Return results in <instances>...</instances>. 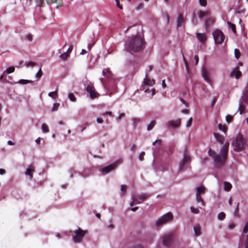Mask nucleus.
Masks as SVG:
<instances>
[{
  "label": "nucleus",
  "mask_w": 248,
  "mask_h": 248,
  "mask_svg": "<svg viewBox=\"0 0 248 248\" xmlns=\"http://www.w3.org/2000/svg\"><path fill=\"white\" fill-rule=\"evenodd\" d=\"M229 146V143L227 142L221 148V156L217 154L215 151L212 150L211 149L209 150V155L213 158L216 166L217 167H220L225 163L226 160L227 158Z\"/></svg>",
  "instance_id": "f257e3e1"
},
{
  "label": "nucleus",
  "mask_w": 248,
  "mask_h": 248,
  "mask_svg": "<svg viewBox=\"0 0 248 248\" xmlns=\"http://www.w3.org/2000/svg\"><path fill=\"white\" fill-rule=\"evenodd\" d=\"M145 44L144 38L140 35L133 36L129 41L128 48L133 52H139L143 49V46Z\"/></svg>",
  "instance_id": "f03ea898"
},
{
  "label": "nucleus",
  "mask_w": 248,
  "mask_h": 248,
  "mask_svg": "<svg viewBox=\"0 0 248 248\" xmlns=\"http://www.w3.org/2000/svg\"><path fill=\"white\" fill-rule=\"evenodd\" d=\"M175 239V233L173 231L164 233L161 237L163 245L167 247H170Z\"/></svg>",
  "instance_id": "7ed1b4c3"
},
{
  "label": "nucleus",
  "mask_w": 248,
  "mask_h": 248,
  "mask_svg": "<svg viewBox=\"0 0 248 248\" xmlns=\"http://www.w3.org/2000/svg\"><path fill=\"white\" fill-rule=\"evenodd\" d=\"M245 143V140L241 134L236 136L235 141L233 143L234 150L235 151H241L243 150Z\"/></svg>",
  "instance_id": "20e7f679"
},
{
  "label": "nucleus",
  "mask_w": 248,
  "mask_h": 248,
  "mask_svg": "<svg viewBox=\"0 0 248 248\" xmlns=\"http://www.w3.org/2000/svg\"><path fill=\"white\" fill-rule=\"evenodd\" d=\"M172 214L171 213H168L159 218L155 221V226L156 227H160L167 222L172 221Z\"/></svg>",
  "instance_id": "39448f33"
},
{
  "label": "nucleus",
  "mask_w": 248,
  "mask_h": 248,
  "mask_svg": "<svg viewBox=\"0 0 248 248\" xmlns=\"http://www.w3.org/2000/svg\"><path fill=\"white\" fill-rule=\"evenodd\" d=\"M103 74L106 79L102 80L104 85L106 87H109L108 82L113 83V75L109 69L106 68L103 70Z\"/></svg>",
  "instance_id": "423d86ee"
},
{
  "label": "nucleus",
  "mask_w": 248,
  "mask_h": 248,
  "mask_svg": "<svg viewBox=\"0 0 248 248\" xmlns=\"http://www.w3.org/2000/svg\"><path fill=\"white\" fill-rule=\"evenodd\" d=\"M213 35L216 44L220 45L222 44L225 39V36L220 30H217L214 31Z\"/></svg>",
  "instance_id": "0eeeda50"
},
{
  "label": "nucleus",
  "mask_w": 248,
  "mask_h": 248,
  "mask_svg": "<svg viewBox=\"0 0 248 248\" xmlns=\"http://www.w3.org/2000/svg\"><path fill=\"white\" fill-rule=\"evenodd\" d=\"M87 231L82 230L78 228V230L74 232L75 235L73 236V239L75 243H79L81 242L83 237L85 235Z\"/></svg>",
  "instance_id": "6e6552de"
},
{
  "label": "nucleus",
  "mask_w": 248,
  "mask_h": 248,
  "mask_svg": "<svg viewBox=\"0 0 248 248\" xmlns=\"http://www.w3.org/2000/svg\"><path fill=\"white\" fill-rule=\"evenodd\" d=\"M191 161L190 156L189 155V153L186 150L184 154V158L183 160L179 164V169L181 170H183L186 167V166L187 165V164H188L190 163Z\"/></svg>",
  "instance_id": "1a4fd4ad"
},
{
  "label": "nucleus",
  "mask_w": 248,
  "mask_h": 248,
  "mask_svg": "<svg viewBox=\"0 0 248 248\" xmlns=\"http://www.w3.org/2000/svg\"><path fill=\"white\" fill-rule=\"evenodd\" d=\"M118 162H116L113 164H110L100 169V171H101L104 174H106L113 170L118 166Z\"/></svg>",
  "instance_id": "9d476101"
},
{
  "label": "nucleus",
  "mask_w": 248,
  "mask_h": 248,
  "mask_svg": "<svg viewBox=\"0 0 248 248\" xmlns=\"http://www.w3.org/2000/svg\"><path fill=\"white\" fill-rule=\"evenodd\" d=\"M86 91L90 93V97L92 99H94L97 97V93L92 85H88L86 87Z\"/></svg>",
  "instance_id": "9b49d317"
},
{
  "label": "nucleus",
  "mask_w": 248,
  "mask_h": 248,
  "mask_svg": "<svg viewBox=\"0 0 248 248\" xmlns=\"http://www.w3.org/2000/svg\"><path fill=\"white\" fill-rule=\"evenodd\" d=\"M168 124L169 126L173 128L178 127L181 124V119H178L176 121H169L168 122Z\"/></svg>",
  "instance_id": "f8f14e48"
},
{
  "label": "nucleus",
  "mask_w": 248,
  "mask_h": 248,
  "mask_svg": "<svg viewBox=\"0 0 248 248\" xmlns=\"http://www.w3.org/2000/svg\"><path fill=\"white\" fill-rule=\"evenodd\" d=\"M46 1L48 5L56 3L57 8L62 6V0H46Z\"/></svg>",
  "instance_id": "ddd939ff"
},
{
  "label": "nucleus",
  "mask_w": 248,
  "mask_h": 248,
  "mask_svg": "<svg viewBox=\"0 0 248 248\" xmlns=\"http://www.w3.org/2000/svg\"><path fill=\"white\" fill-rule=\"evenodd\" d=\"M134 196L137 197V199L138 201H140L141 202L146 200L147 198H148L150 195L149 194L147 193H141L139 195H134Z\"/></svg>",
  "instance_id": "4468645a"
},
{
  "label": "nucleus",
  "mask_w": 248,
  "mask_h": 248,
  "mask_svg": "<svg viewBox=\"0 0 248 248\" xmlns=\"http://www.w3.org/2000/svg\"><path fill=\"white\" fill-rule=\"evenodd\" d=\"M34 171V168L32 165H30L29 168L26 170L25 174L30 176V179L33 177V172Z\"/></svg>",
  "instance_id": "2eb2a0df"
},
{
  "label": "nucleus",
  "mask_w": 248,
  "mask_h": 248,
  "mask_svg": "<svg viewBox=\"0 0 248 248\" xmlns=\"http://www.w3.org/2000/svg\"><path fill=\"white\" fill-rule=\"evenodd\" d=\"M144 83L145 85L152 86L155 84V80L154 79H151L150 78H148L147 75H146V78L144 79Z\"/></svg>",
  "instance_id": "dca6fc26"
},
{
  "label": "nucleus",
  "mask_w": 248,
  "mask_h": 248,
  "mask_svg": "<svg viewBox=\"0 0 248 248\" xmlns=\"http://www.w3.org/2000/svg\"><path fill=\"white\" fill-rule=\"evenodd\" d=\"M196 37L202 43L205 42L207 40V37L204 33H197L196 34Z\"/></svg>",
  "instance_id": "f3484780"
},
{
  "label": "nucleus",
  "mask_w": 248,
  "mask_h": 248,
  "mask_svg": "<svg viewBox=\"0 0 248 248\" xmlns=\"http://www.w3.org/2000/svg\"><path fill=\"white\" fill-rule=\"evenodd\" d=\"M213 134L217 142H219L220 144H222L223 143L224 140V136L221 135L219 133L215 132H214Z\"/></svg>",
  "instance_id": "a211bd4d"
},
{
  "label": "nucleus",
  "mask_w": 248,
  "mask_h": 248,
  "mask_svg": "<svg viewBox=\"0 0 248 248\" xmlns=\"http://www.w3.org/2000/svg\"><path fill=\"white\" fill-rule=\"evenodd\" d=\"M235 74V78L236 79H239L241 76V72L239 70L237 67L234 68L231 72V75Z\"/></svg>",
  "instance_id": "6ab92c4d"
},
{
  "label": "nucleus",
  "mask_w": 248,
  "mask_h": 248,
  "mask_svg": "<svg viewBox=\"0 0 248 248\" xmlns=\"http://www.w3.org/2000/svg\"><path fill=\"white\" fill-rule=\"evenodd\" d=\"M206 188L203 186H201L196 188V196H201L205 193Z\"/></svg>",
  "instance_id": "aec40b11"
},
{
  "label": "nucleus",
  "mask_w": 248,
  "mask_h": 248,
  "mask_svg": "<svg viewBox=\"0 0 248 248\" xmlns=\"http://www.w3.org/2000/svg\"><path fill=\"white\" fill-rule=\"evenodd\" d=\"M248 232V223H246L245 227L243 229V232L244 233H247ZM245 248H248V233L247 236L246 240L245 241Z\"/></svg>",
  "instance_id": "412c9836"
},
{
  "label": "nucleus",
  "mask_w": 248,
  "mask_h": 248,
  "mask_svg": "<svg viewBox=\"0 0 248 248\" xmlns=\"http://www.w3.org/2000/svg\"><path fill=\"white\" fill-rule=\"evenodd\" d=\"M215 20L213 18H209L205 21V27L207 30L209 27L214 24Z\"/></svg>",
  "instance_id": "4be33fe9"
},
{
  "label": "nucleus",
  "mask_w": 248,
  "mask_h": 248,
  "mask_svg": "<svg viewBox=\"0 0 248 248\" xmlns=\"http://www.w3.org/2000/svg\"><path fill=\"white\" fill-rule=\"evenodd\" d=\"M184 22V17L182 14L178 15L177 20V26L178 27H180L182 26Z\"/></svg>",
  "instance_id": "5701e85b"
},
{
  "label": "nucleus",
  "mask_w": 248,
  "mask_h": 248,
  "mask_svg": "<svg viewBox=\"0 0 248 248\" xmlns=\"http://www.w3.org/2000/svg\"><path fill=\"white\" fill-rule=\"evenodd\" d=\"M162 143L161 140L158 139L153 142V145L155 146V150H158L159 149Z\"/></svg>",
  "instance_id": "b1692460"
},
{
  "label": "nucleus",
  "mask_w": 248,
  "mask_h": 248,
  "mask_svg": "<svg viewBox=\"0 0 248 248\" xmlns=\"http://www.w3.org/2000/svg\"><path fill=\"white\" fill-rule=\"evenodd\" d=\"M202 76H203L204 79H205V80L206 81H207V82H210V78L208 76L207 71L205 69H202Z\"/></svg>",
  "instance_id": "393cba45"
},
{
  "label": "nucleus",
  "mask_w": 248,
  "mask_h": 248,
  "mask_svg": "<svg viewBox=\"0 0 248 248\" xmlns=\"http://www.w3.org/2000/svg\"><path fill=\"white\" fill-rule=\"evenodd\" d=\"M132 201L131 202L130 205L131 206H132L134 204H140L141 203L140 201H138L137 199V197L134 196V194L132 195Z\"/></svg>",
  "instance_id": "a878e982"
},
{
  "label": "nucleus",
  "mask_w": 248,
  "mask_h": 248,
  "mask_svg": "<svg viewBox=\"0 0 248 248\" xmlns=\"http://www.w3.org/2000/svg\"><path fill=\"white\" fill-rule=\"evenodd\" d=\"M194 233L196 236H199L201 234V228L199 225H196L194 227Z\"/></svg>",
  "instance_id": "bb28decb"
},
{
  "label": "nucleus",
  "mask_w": 248,
  "mask_h": 248,
  "mask_svg": "<svg viewBox=\"0 0 248 248\" xmlns=\"http://www.w3.org/2000/svg\"><path fill=\"white\" fill-rule=\"evenodd\" d=\"M224 188L225 190H226L227 191H230L232 188V185L230 183L227 182H225L224 183Z\"/></svg>",
  "instance_id": "cd10ccee"
},
{
  "label": "nucleus",
  "mask_w": 248,
  "mask_h": 248,
  "mask_svg": "<svg viewBox=\"0 0 248 248\" xmlns=\"http://www.w3.org/2000/svg\"><path fill=\"white\" fill-rule=\"evenodd\" d=\"M209 15L210 13L209 12H204L202 11H200L199 12V16L201 18H202L204 16H209Z\"/></svg>",
  "instance_id": "c85d7f7f"
},
{
  "label": "nucleus",
  "mask_w": 248,
  "mask_h": 248,
  "mask_svg": "<svg viewBox=\"0 0 248 248\" xmlns=\"http://www.w3.org/2000/svg\"><path fill=\"white\" fill-rule=\"evenodd\" d=\"M196 201L197 202L201 203V205L202 206H204L205 205V202L201 196H196Z\"/></svg>",
  "instance_id": "c756f323"
},
{
  "label": "nucleus",
  "mask_w": 248,
  "mask_h": 248,
  "mask_svg": "<svg viewBox=\"0 0 248 248\" xmlns=\"http://www.w3.org/2000/svg\"><path fill=\"white\" fill-rule=\"evenodd\" d=\"M36 5L38 7H43L45 5L44 0H35Z\"/></svg>",
  "instance_id": "7c9ffc66"
},
{
  "label": "nucleus",
  "mask_w": 248,
  "mask_h": 248,
  "mask_svg": "<svg viewBox=\"0 0 248 248\" xmlns=\"http://www.w3.org/2000/svg\"><path fill=\"white\" fill-rule=\"evenodd\" d=\"M218 128L220 130L222 131L224 133H226L227 130V127L225 125H222L219 124L218 125Z\"/></svg>",
  "instance_id": "2f4dec72"
},
{
  "label": "nucleus",
  "mask_w": 248,
  "mask_h": 248,
  "mask_svg": "<svg viewBox=\"0 0 248 248\" xmlns=\"http://www.w3.org/2000/svg\"><path fill=\"white\" fill-rule=\"evenodd\" d=\"M156 122L155 120H152L150 124L147 126V129L148 131L152 130L155 125Z\"/></svg>",
  "instance_id": "473e14b6"
},
{
  "label": "nucleus",
  "mask_w": 248,
  "mask_h": 248,
  "mask_svg": "<svg viewBox=\"0 0 248 248\" xmlns=\"http://www.w3.org/2000/svg\"><path fill=\"white\" fill-rule=\"evenodd\" d=\"M15 70V68L14 66H11L6 69V70L4 72V73L6 74H11L13 73Z\"/></svg>",
  "instance_id": "72a5a7b5"
},
{
  "label": "nucleus",
  "mask_w": 248,
  "mask_h": 248,
  "mask_svg": "<svg viewBox=\"0 0 248 248\" xmlns=\"http://www.w3.org/2000/svg\"><path fill=\"white\" fill-rule=\"evenodd\" d=\"M41 129L44 133H47L49 131L48 126L46 124H42Z\"/></svg>",
  "instance_id": "f704fd0d"
},
{
  "label": "nucleus",
  "mask_w": 248,
  "mask_h": 248,
  "mask_svg": "<svg viewBox=\"0 0 248 248\" xmlns=\"http://www.w3.org/2000/svg\"><path fill=\"white\" fill-rule=\"evenodd\" d=\"M227 24L229 26V27L232 29L233 32L236 33V26H235V24H234L230 22H228Z\"/></svg>",
  "instance_id": "c9c22d12"
},
{
  "label": "nucleus",
  "mask_w": 248,
  "mask_h": 248,
  "mask_svg": "<svg viewBox=\"0 0 248 248\" xmlns=\"http://www.w3.org/2000/svg\"><path fill=\"white\" fill-rule=\"evenodd\" d=\"M33 81L32 80H29L27 79H20L18 83L21 84H26L28 83H32Z\"/></svg>",
  "instance_id": "e433bc0d"
},
{
  "label": "nucleus",
  "mask_w": 248,
  "mask_h": 248,
  "mask_svg": "<svg viewBox=\"0 0 248 248\" xmlns=\"http://www.w3.org/2000/svg\"><path fill=\"white\" fill-rule=\"evenodd\" d=\"M48 96L52 97L53 99H55L57 96V92L55 91L54 92H50L48 93Z\"/></svg>",
  "instance_id": "4c0bfd02"
},
{
  "label": "nucleus",
  "mask_w": 248,
  "mask_h": 248,
  "mask_svg": "<svg viewBox=\"0 0 248 248\" xmlns=\"http://www.w3.org/2000/svg\"><path fill=\"white\" fill-rule=\"evenodd\" d=\"M60 106V104L58 103H54L53 107L51 108V111H56L58 109Z\"/></svg>",
  "instance_id": "58836bf2"
},
{
  "label": "nucleus",
  "mask_w": 248,
  "mask_h": 248,
  "mask_svg": "<svg viewBox=\"0 0 248 248\" xmlns=\"http://www.w3.org/2000/svg\"><path fill=\"white\" fill-rule=\"evenodd\" d=\"M226 217V215L224 212H220L218 215V218L219 220H223Z\"/></svg>",
  "instance_id": "ea45409f"
},
{
  "label": "nucleus",
  "mask_w": 248,
  "mask_h": 248,
  "mask_svg": "<svg viewBox=\"0 0 248 248\" xmlns=\"http://www.w3.org/2000/svg\"><path fill=\"white\" fill-rule=\"evenodd\" d=\"M68 98L71 101L73 102H75L76 100V98L73 93H69L68 94Z\"/></svg>",
  "instance_id": "a19ab883"
},
{
  "label": "nucleus",
  "mask_w": 248,
  "mask_h": 248,
  "mask_svg": "<svg viewBox=\"0 0 248 248\" xmlns=\"http://www.w3.org/2000/svg\"><path fill=\"white\" fill-rule=\"evenodd\" d=\"M234 54H235V57H236V58L237 59H238L240 56V51L237 48H235L234 49Z\"/></svg>",
  "instance_id": "79ce46f5"
},
{
  "label": "nucleus",
  "mask_w": 248,
  "mask_h": 248,
  "mask_svg": "<svg viewBox=\"0 0 248 248\" xmlns=\"http://www.w3.org/2000/svg\"><path fill=\"white\" fill-rule=\"evenodd\" d=\"M69 54L68 53H67L66 52H65L62 54L60 56H61V58H62V59L65 60L68 58V57L69 56Z\"/></svg>",
  "instance_id": "37998d69"
},
{
  "label": "nucleus",
  "mask_w": 248,
  "mask_h": 248,
  "mask_svg": "<svg viewBox=\"0 0 248 248\" xmlns=\"http://www.w3.org/2000/svg\"><path fill=\"white\" fill-rule=\"evenodd\" d=\"M190 210L191 212H192L194 214H198L199 212V209L198 208L191 207Z\"/></svg>",
  "instance_id": "c03bdc74"
},
{
  "label": "nucleus",
  "mask_w": 248,
  "mask_h": 248,
  "mask_svg": "<svg viewBox=\"0 0 248 248\" xmlns=\"http://www.w3.org/2000/svg\"><path fill=\"white\" fill-rule=\"evenodd\" d=\"M36 65V63L35 62H26L25 63V65L27 67H30V66L33 67L34 66H35Z\"/></svg>",
  "instance_id": "a18cd8bd"
},
{
  "label": "nucleus",
  "mask_w": 248,
  "mask_h": 248,
  "mask_svg": "<svg viewBox=\"0 0 248 248\" xmlns=\"http://www.w3.org/2000/svg\"><path fill=\"white\" fill-rule=\"evenodd\" d=\"M121 190L123 192V195H125L126 192V186L125 185H121Z\"/></svg>",
  "instance_id": "49530a36"
},
{
  "label": "nucleus",
  "mask_w": 248,
  "mask_h": 248,
  "mask_svg": "<svg viewBox=\"0 0 248 248\" xmlns=\"http://www.w3.org/2000/svg\"><path fill=\"white\" fill-rule=\"evenodd\" d=\"M42 76V72L41 70V69L40 68L39 70L38 71V72L36 74V77L39 79Z\"/></svg>",
  "instance_id": "de8ad7c7"
},
{
  "label": "nucleus",
  "mask_w": 248,
  "mask_h": 248,
  "mask_svg": "<svg viewBox=\"0 0 248 248\" xmlns=\"http://www.w3.org/2000/svg\"><path fill=\"white\" fill-rule=\"evenodd\" d=\"M232 117L231 115H228L226 116V120L227 123H231L232 121Z\"/></svg>",
  "instance_id": "09e8293b"
},
{
  "label": "nucleus",
  "mask_w": 248,
  "mask_h": 248,
  "mask_svg": "<svg viewBox=\"0 0 248 248\" xmlns=\"http://www.w3.org/2000/svg\"><path fill=\"white\" fill-rule=\"evenodd\" d=\"M192 122V118L191 117L189 119V120L187 121L186 124V127H189L191 125Z\"/></svg>",
  "instance_id": "8fccbe9b"
},
{
  "label": "nucleus",
  "mask_w": 248,
  "mask_h": 248,
  "mask_svg": "<svg viewBox=\"0 0 248 248\" xmlns=\"http://www.w3.org/2000/svg\"><path fill=\"white\" fill-rule=\"evenodd\" d=\"M199 2L202 6H206L207 5L206 0H199Z\"/></svg>",
  "instance_id": "3c124183"
},
{
  "label": "nucleus",
  "mask_w": 248,
  "mask_h": 248,
  "mask_svg": "<svg viewBox=\"0 0 248 248\" xmlns=\"http://www.w3.org/2000/svg\"><path fill=\"white\" fill-rule=\"evenodd\" d=\"M133 122L134 125L136 126L140 122V120L138 118H133Z\"/></svg>",
  "instance_id": "603ef678"
},
{
  "label": "nucleus",
  "mask_w": 248,
  "mask_h": 248,
  "mask_svg": "<svg viewBox=\"0 0 248 248\" xmlns=\"http://www.w3.org/2000/svg\"><path fill=\"white\" fill-rule=\"evenodd\" d=\"M145 155V153L144 152H142L139 155V159L140 161H142L144 159V155Z\"/></svg>",
  "instance_id": "864d4df0"
},
{
  "label": "nucleus",
  "mask_w": 248,
  "mask_h": 248,
  "mask_svg": "<svg viewBox=\"0 0 248 248\" xmlns=\"http://www.w3.org/2000/svg\"><path fill=\"white\" fill-rule=\"evenodd\" d=\"M117 6L120 9H123V6L120 3L119 0H115Z\"/></svg>",
  "instance_id": "5fc2aeb1"
},
{
  "label": "nucleus",
  "mask_w": 248,
  "mask_h": 248,
  "mask_svg": "<svg viewBox=\"0 0 248 248\" xmlns=\"http://www.w3.org/2000/svg\"><path fill=\"white\" fill-rule=\"evenodd\" d=\"M183 58H184V62H185V66H186V69L187 71H188L189 70V67H188V62L186 61V60L184 55L183 56Z\"/></svg>",
  "instance_id": "6e6d98bb"
},
{
  "label": "nucleus",
  "mask_w": 248,
  "mask_h": 248,
  "mask_svg": "<svg viewBox=\"0 0 248 248\" xmlns=\"http://www.w3.org/2000/svg\"><path fill=\"white\" fill-rule=\"evenodd\" d=\"M239 203L238 202H237L236 203V208H235V210H234V214H237L238 212V211H239Z\"/></svg>",
  "instance_id": "4d7b16f0"
},
{
  "label": "nucleus",
  "mask_w": 248,
  "mask_h": 248,
  "mask_svg": "<svg viewBox=\"0 0 248 248\" xmlns=\"http://www.w3.org/2000/svg\"><path fill=\"white\" fill-rule=\"evenodd\" d=\"M244 110H245V108L242 105H240L239 106L240 114H242L243 113V111H244Z\"/></svg>",
  "instance_id": "13d9d810"
},
{
  "label": "nucleus",
  "mask_w": 248,
  "mask_h": 248,
  "mask_svg": "<svg viewBox=\"0 0 248 248\" xmlns=\"http://www.w3.org/2000/svg\"><path fill=\"white\" fill-rule=\"evenodd\" d=\"M72 49H73V46L70 45L69 46L68 49H67L66 52L69 54L71 53V52L72 51Z\"/></svg>",
  "instance_id": "bf43d9fd"
},
{
  "label": "nucleus",
  "mask_w": 248,
  "mask_h": 248,
  "mask_svg": "<svg viewBox=\"0 0 248 248\" xmlns=\"http://www.w3.org/2000/svg\"><path fill=\"white\" fill-rule=\"evenodd\" d=\"M194 59L195 60V65H197L199 62V57L198 55H195Z\"/></svg>",
  "instance_id": "052dcab7"
},
{
  "label": "nucleus",
  "mask_w": 248,
  "mask_h": 248,
  "mask_svg": "<svg viewBox=\"0 0 248 248\" xmlns=\"http://www.w3.org/2000/svg\"><path fill=\"white\" fill-rule=\"evenodd\" d=\"M3 83H12V82H11L6 78H4Z\"/></svg>",
  "instance_id": "680f3d73"
},
{
  "label": "nucleus",
  "mask_w": 248,
  "mask_h": 248,
  "mask_svg": "<svg viewBox=\"0 0 248 248\" xmlns=\"http://www.w3.org/2000/svg\"><path fill=\"white\" fill-rule=\"evenodd\" d=\"M94 42H93L92 43H90L88 45V49L89 50H90L91 48L92 47V46L94 45Z\"/></svg>",
  "instance_id": "e2e57ef3"
},
{
  "label": "nucleus",
  "mask_w": 248,
  "mask_h": 248,
  "mask_svg": "<svg viewBox=\"0 0 248 248\" xmlns=\"http://www.w3.org/2000/svg\"><path fill=\"white\" fill-rule=\"evenodd\" d=\"M180 101H181V102H182L184 105H185L186 107H187V106H188V103H186V101H185L184 99H183V98H180Z\"/></svg>",
  "instance_id": "0e129e2a"
},
{
  "label": "nucleus",
  "mask_w": 248,
  "mask_h": 248,
  "mask_svg": "<svg viewBox=\"0 0 248 248\" xmlns=\"http://www.w3.org/2000/svg\"><path fill=\"white\" fill-rule=\"evenodd\" d=\"M96 121L99 124H102L103 123V120L99 118L96 119Z\"/></svg>",
  "instance_id": "69168bd1"
},
{
  "label": "nucleus",
  "mask_w": 248,
  "mask_h": 248,
  "mask_svg": "<svg viewBox=\"0 0 248 248\" xmlns=\"http://www.w3.org/2000/svg\"><path fill=\"white\" fill-rule=\"evenodd\" d=\"M4 74H5V73H4V72H3L2 75L0 77V81L2 83H3V80L4 78Z\"/></svg>",
  "instance_id": "338daca9"
},
{
  "label": "nucleus",
  "mask_w": 248,
  "mask_h": 248,
  "mask_svg": "<svg viewBox=\"0 0 248 248\" xmlns=\"http://www.w3.org/2000/svg\"><path fill=\"white\" fill-rule=\"evenodd\" d=\"M162 86L163 88H165L166 87H167V85L165 83V80L164 79L162 80Z\"/></svg>",
  "instance_id": "774afa93"
}]
</instances>
